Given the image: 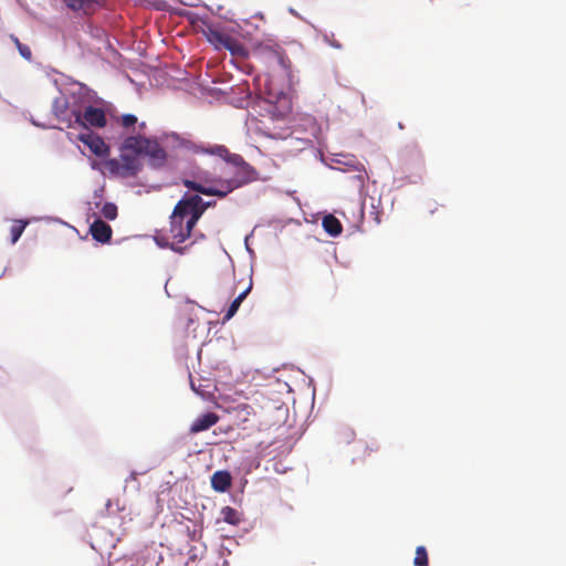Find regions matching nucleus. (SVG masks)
I'll return each instance as SVG.
<instances>
[{"mask_svg":"<svg viewBox=\"0 0 566 566\" xmlns=\"http://www.w3.org/2000/svg\"><path fill=\"white\" fill-rule=\"evenodd\" d=\"M11 38H12V40H13V43H15V45H18V42H20V41H19V39H18V38H15V36H11Z\"/></svg>","mask_w":566,"mask_h":566,"instance_id":"obj_28","label":"nucleus"},{"mask_svg":"<svg viewBox=\"0 0 566 566\" xmlns=\"http://www.w3.org/2000/svg\"><path fill=\"white\" fill-rule=\"evenodd\" d=\"M129 479L135 481L136 480V473L135 472L130 473Z\"/></svg>","mask_w":566,"mask_h":566,"instance_id":"obj_27","label":"nucleus"},{"mask_svg":"<svg viewBox=\"0 0 566 566\" xmlns=\"http://www.w3.org/2000/svg\"><path fill=\"white\" fill-rule=\"evenodd\" d=\"M331 44H332L334 48H337V49H340V46H342V45H340L338 42H336V41L331 42Z\"/></svg>","mask_w":566,"mask_h":566,"instance_id":"obj_26","label":"nucleus"},{"mask_svg":"<svg viewBox=\"0 0 566 566\" xmlns=\"http://www.w3.org/2000/svg\"><path fill=\"white\" fill-rule=\"evenodd\" d=\"M221 514H222L223 521L231 525H237L240 522L238 512L231 506L223 507L221 511Z\"/></svg>","mask_w":566,"mask_h":566,"instance_id":"obj_17","label":"nucleus"},{"mask_svg":"<svg viewBox=\"0 0 566 566\" xmlns=\"http://www.w3.org/2000/svg\"><path fill=\"white\" fill-rule=\"evenodd\" d=\"M146 127V124L143 122L139 124V129L143 130Z\"/></svg>","mask_w":566,"mask_h":566,"instance_id":"obj_29","label":"nucleus"},{"mask_svg":"<svg viewBox=\"0 0 566 566\" xmlns=\"http://www.w3.org/2000/svg\"><path fill=\"white\" fill-rule=\"evenodd\" d=\"M116 123H118L123 128L129 129L138 123V119L133 114H125L117 117Z\"/></svg>","mask_w":566,"mask_h":566,"instance_id":"obj_20","label":"nucleus"},{"mask_svg":"<svg viewBox=\"0 0 566 566\" xmlns=\"http://www.w3.org/2000/svg\"><path fill=\"white\" fill-rule=\"evenodd\" d=\"M416 566H428V554L423 546H418L413 559Z\"/></svg>","mask_w":566,"mask_h":566,"instance_id":"obj_22","label":"nucleus"},{"mask_svg":"<svg viewBox=\"0 0 566 566\" xmlns=\"http://www.w3.org/2000/svg\"><path fill=\"white\" fill-rule=\"evenodd\" d=\"M187 198H195L198 200V202L196 201V207L200 210V218L202 217V214L209 207H211L216 203V202H210V201L209 202L203 201L199 195H191V196H188Z\"/></svg>","mask_w":566,"mask_h":566,"instance_id":"obj_23","label":"nucleus"},{"mask_svg":"<svg viewBox=\"0 0 566 566\" xmlns=\"http://www.w3.org/2000/svg\"><path fill=\"white\" fill-rule=\"evenodd\" d=\"M168 138L171 139L181 149L186 146V142L190 139L189 136L180 135L178 133H170Z\"/></svg>","mask_w":566,"mask_h":566,"instance_id":"obj_24","label":"nucleus"},{"mask_svg":"<svg viewBox=\"0 0 566 566\" xmlns=\"http://www.w3.org/2000/svg\"><path fill=\"white\" fill-rule=\"evenodd\" d=\"M195 179H185L184 186L192 191L198 193H202V191L198 190L199 188L203 189H220L219 180H224L222 177H218L212 175L211 172L202 169H198L193 175Z\"/></svg>","mask_w":566,"mask_h":566,"instance_id":"obj_5","label":"nucleus"},{"mask_svg":"<svg viewBox=\"0 0 566 566\" xmlns=\"http://www.w3.org/2000/svg\"><path fill=\"white\" fill-rule=\"evenodd\" d=\"M140 157H146L154 168H160L167 161V153L156 138L137 133L124 138L119 146V158L107 159L104 168L111 177L134 178L143 169Z\"/></svg>","mask_w":566,"mask_h":566,"instance_id":"obj_1","label":"nucleus"},{"mask_svg":"<svg viewBox=\"0 0 566 566\" xmlns=\"http://www.w3.org/2000/svg\"><path fill=\"white\" fill-rule=\"evenodd\" d=\"M232 478L228 471H217L211 476V486L217 492H226L231 486Z\"/></svg>","mask_w":566,"mask_h":566,"instance_id":"obj_11","label":"nucleus"},{"mask_svg":"<svg viewBox=\"0 0 566 566\" xmlns=\"http://www.w3.org/2000/svg\"><path fill=\"white\" fill-rule=\"evenodd\" d=\"M222 145H210V144H205V143H197L195 140H192L191 138L186 142V146L182 148L191 154H206V155H211V156H216L214 153H212V150L217 147H221Z\"/></svg>","mask_w":566,"mask_h":566,"instance_id":"obj_12","label":"nucleus"},{"mask_svg":"<svg viewBox=\"0 0 566 566\" xmlns=\"http://www.w3.org/2000/svg\"><path fill=\"white\" fill-rule=\"evenodd\" d=\"M205 34L208 41L211 44H213L217 50H221L223 48L224 40L228 36L227 33L212 27H208L207 30L205 31Z\"/></svg>","mask_w":566,"mask_h":566,"instance_id":"obj_14","label":"nucleus"},{"mask_svg":"<svg viewBox=\"0 0 566 566\" xmlns=\"http://www.w3.org/2000/svg\"><path fill=\"white\" fill-rule=\"evenodd\" d=\"M78 140H81L94 155L98 157H104L109 154V147L106 145L104 139L92 132L80 134Z\"/></svg>","mask_w":566,"mask_h":566,"instance_id":"obj_8","label":"nucleus"},{"mask_svg":"<svg viewBox=\"0 0 566 566\" xmlns=\"http://www.w3.org/2000/svg\"><path fill=\"white\" fill-rule=\"evenodd\" d=\"M212 153L216 154V157L230 164L233 171L226 172L228 177L223 178L224 180H219L220 189L218 190L199 188L198 190L202 191V195L226 198L233 190L260 179L259 171L253 166L247 163L241 155L230 153L224 145L214 148Z\"/></svg>","mask_w":566,"mask_h":566,"instance_id":"obj_3","label":"nucleus"},{"mask_svg":"<svg viewBox=\"0 0 566 566\" xmlns=\"http://www.w3.org/2000/svg\"><path fill=\"white\" fill-rule=\"evenodd\" d=\"M107 119L104 109L90 105L80 116V120L75 122V126L83 128H103L106 126Z\"/></svg>","mask_w":566,"mask_h":566,"instance_id":"obj_7","label":"nucleus"},{"mask_svg":"<svg viewBox=\"0 0 566 566\" xmlns=\"http://www.w3.org/2000/svg\"><path fill=\"white\" fill-rule=\"evenodd\" d=\"M323 228L328 234L333 237L339 235L343 231L340 221L333 214H328L323 218Z\"/></svg>","mask_w":566,"mask_h":566,"instance_id":"obj_15","label":"nucleus"},{"mask_svg":"<svg viewBox=\"0 0 566 566\" xmlns=\"http://www.w3.org/2000/svg\"><path fill=\"white\" fill-rule=\"evenodd\" d=\"M17 48H18V50H19L20 54H21L23 57H25V59H28V60H30V59H31L32 53H31V50H30V48H29L28 45L22 44L21 42H18Z\"/></svg>","mask_w":566,"mask_h":566,"instance_id":"obj_25","label":"nucleus"},{"mask_svg":"<svg viewBox=\"0 0 566 566\" xmlns=\"http://www.w3.org/2000/svg\"><path fill=\"white\" fill-rule=\"evenodd\" d=\"M219 416L214 412H208L198 417L190 426V433L195 434L210 429L219 421Z\"/></svg>","mask_w":566,"mask_h":566,"instance_id":"obj_10","label":"nucleus"},{"mask_svg":"<svg viewBox=\"0 0 566 566\" xmlns=\"http://www.w3.org/2000/svg\"><path fill=\"white\" fill-rule=\"evenodd\" d=\"M197 199H180L170 214L169 229L156 232L155 242L161 248H169L184 253L186 248L180 244L189 239L193 228L200 219V210L196 207Z\"/></svg>","mask_w":566,"mask_h":566,"instance_id":"obj_2","label":"nucleus"},{"mask_svg":"<svg viewBox=\"0 0 566 566\" xmlns=\"http://www.w3.org/2000/svg\"><path fill=\"white\" fill-rule=\"evenodd\" d=\"M101 213L107 220H115L117 218V213H118L117 206L113 202H106L103 206Z\"/></svg>","mask_w":566,"mask_h":566,"instance_id":"obj_21","label":"nucleus"},{"mask_svg":"<svg viewBox=\"0 0 566 566\" xmlns=\"http://www.w3.org/2000/svg\"><path fill=\"white\" fill-rule=\"evenodd\" d=\"M90 232L93 239L101 243L109 242L113 234L111 226L101 219L95 220L91 224Z\"/></svg>","mask_w":566,"mask_h":566,"instance_id":"obj_9","label":"nucleus"},{"mask_svg":"<svg viewBox=\"0 0 566 566\" xmlns=\"http://www.w3.org/2000/svg\"><path fill=\"white\" fill-rule=\"evenodd\" d=\"M222 49L230 51V53L233 56H238V57L247 56V50H245L244 45L239 40H237L235 38L229 35V34H228L227 39L224 40V44H223Z\"/></svg>","mask_w":566,"mask_h":566,"instance_id":"obj_13","label":"nucleus"},{"mask_svg":"<svg viewBox=\"0 0 566 566\" xmlns=\"http://www.w3.org/2000/svg\"><path fill=\"white\" fill-rule=\"evenodd\" d=\"M67 8L77 11L85 10L91 7L96 0H63Z\"/></svg>","mask_w":566,"mask_h":566,"instance_id":"obj_18","label":"nucleus"},{"mask_svg":"<svg viewBox=\"0 0 566 566\" xmlns=\"http://www.w3.org/2000/svg\"><path fill=\"white\" fill-rule=\"evenodd\" d=\"M252 289V282L250 281L248 287L242 291L233 301L232 303L230 304L226 315H224V319H230L231 317H233L235 315V313L238 312L240 305L242 304L243 300L248 296V294L250 293Z\"/></svg>","mask_w":566,"mask_h":566,"instance_id":"obj_16","label":"nucleus"},{"mask_svg":"<svg viewBox=\"0 0 566 566\" xmlns=\"http://www.w3.org/2000/svg\"><path fill=\"white\" fill-rule=\"evenodd\" d=\"M27 227V222L22 220H17L14 224L10 229L11 233V242L15 243L20 237L22 235L24 229Z\"/></svg>","mask_w":566,"mask_h":566,"instance_id":"obj_19","label":"nucleus"},{"mask_svg":"<svg viewBox=\"0 0 566 566\" xmlns=\"http://www.w3.org/2000/svg\"><path fill=\"white\" fill-rule=\"evenodd\" d=\"M65 94L74 118L72 122L75 124L80 120L81 114L91 105L90 90L85 85L77 84L65 90Z\"/></svg>","mask_w":566,"mask_h":566,"instance_id":"obj_4","label":"nucleus"},{"mask_svg":"<svg viewBox=\"0 0 566 566\" xmlns=\"http://www.w3.org/2000/svg\"><path fill=\"white\" fill-rule=\"evenodd\" d=\"M52 113L54 117L65 127L73 128L75 124L72 122L73 114L71 113L70 102L66 97L65 91L61 92L52 102Z\"/></svg>","mask_w":566,"mask_h":566,"instance_id":"obj_6","label":"nucleus"}]
</instances>
